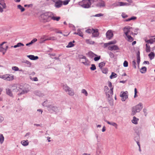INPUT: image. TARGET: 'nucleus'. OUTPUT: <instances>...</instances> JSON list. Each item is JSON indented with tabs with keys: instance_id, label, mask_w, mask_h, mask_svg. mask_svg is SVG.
<instances>
[{
	"instance_id": "obj_1",
	"label": "nucleus",
	"mask_w": 155,
	"mask_h": 155,
	"mask_svg": "<svg viewBox=\"0 0 155 155\" xmlns=\"http://www.w3.org/2000/svg\"><path fill=\"white\" fill-rule=\"evenodd\" d=\"M54 14L51 12H48L43 13L40 15V18L42 22H45L50 21L51 17Z\"/></svg>"
},
{
	"instance_id": "obj_2",
	"label": "nucleus",
	"mask_w": 155,
	"mask_h": 155,
	"mask_svg": "<svg viewBox=\"0 0 155 155\" xmlns=\"http://www.w3.org/2000/svg\"><path fill=\"white\" fill-rule=\"evenodd\" d=\"M78 5L83 8H88L91 7V3L90 0H83L79 2Z\"/></svg>"
},
{
	"instance_id": "obj_3",
	"label": "nucleus",
	"mask_w": 155,
	"mask_h": 155,
	"mask_svg": "<svg viewBox=\"0 0 155 155\" xmlns=\"http://www.w3.org/2000/svg\"><path fill=\"white\" fill-rule=\"evenodd\" d=\"M142 105V103H140L137 105L133 107L132 109V115H134L137 112H139L143 108Z\"/></svg>"
},
{
	"instance_id": "obj_4",
	"label": "nucleus",
	"mask_w": 155,
	"mask_h": 155,
	"mask_svg": "<svg viewBox=\"0 0 155 155\" xmlns=\"http://www.w3.org/2000/svg\"><path fill=\"white\" fill-rule=\"evenodd\" d=\"M63 88L69 95L72 96L74 95V91L67 84H63Z\"/></svg>"
},
{
	"instance_id": "obj_5",
	"label": "nucleus",
	"mask_w": 155,
	"mask_h": 155,
	"mask_svg": "<svg viewBox=\"0 0 155 155\" xmlns=\"http://www.w3.org/2000/svg\"><path fill=\"white\" fill-rule=\"evenodd\" d=\"M47 107H48V110L50 113H53L54 112L57 113L59 111L58 108L56 106L49 105Z\"/></svg>"
},
{
	"instance_id": "obj_6",
	"label": "nucleus",
	"mask_w": 155,
	"mask_h": 155,
	"mask_svg": "<svg viewBox=\"0 0 155 155\" xmlns=\"http://www.w3.org/2000/svg\"><path fill=\"white\" fill-rule=\"evenodd\" d=\"M128 92L127 91L125 92L121 91L120 94V96L122 97L121 100L122 101H125L128 98Z\"/></svg>"
},
{
	"instance_id": "obj_7",
	"label": "nucleus",
	"mask_w": 155,
	"mask_h": 155,
	"mask_svg": "<svg viewBox=\"0 0 155 155\" xmlns=\"http://www.w3.org/2000/svg\"><path fill=\"white\" fill-rule=\"evenodd\" d=\"M106 38L108 40H110L113 36V34L112 31L109 30H108L106 34Z\"/></svg>"
},
{
	"instance_id": "obj_8",
	"label": "nucleus",
	"mask_w": 155,
	"mask_h": 155,
	"mask_svg": "<svg viewBox=\"0 0 155 155\" xmlns=\"http://www.w3.org/2000/svg\"><path fill=\"white\" fill-rule=\"evenodd\" d=\"M132 28L129 26H126L123 28V31L126 36L129 35V33L130 32V30Z\"/></svg>"
},
{
	"instance_id": "obj_9",
	"label": "nucleus",
	"mask_w": 155,
	"mask_h": 155,
	"mask_svg": "<svg viewBox=\"0 0 155 155\" xmlns=\"http://www.w3.org/2000/svg\"><path fill=\"white\" fill-rule=\"evenodd\" d=\"M108 48L109 50L111 51L113 50L116 51L117 50H119L120 49V48L118 46L115 45L112 46H110L108 47Z\"/></svg>"
},
{
	"instance_id": "obj_10",
	"label": "nucleus",
	"mask_w": 155,
	"mask_h": 155,
	"mask_svg": "<svg viewBox=\"0 0 155 155\" xmlns=\"http://www.w3.org/2000/svg\"><path fill=\"white\" fill-rule=\"evenodd\" d=\"M63 4V2L61 0L58 1L55 3V6L56 8H58L61 7Z\"/></svg>"
},
{
	"instance_id": "obj_11",
	"label": "nucleus",
	"mask_w": 155,
	"mask_h": 155,
	"mask_svg": "<svg viewBox=\"0 0 155 155\" xmlns=\"http://www.w3.org/2000/svg\"><path fill=\"white\" fill-rule=\"evenodd\" d=\"M47 36L46 35H43L41 36L40 39V43H44L45 41L48 40Z\"/></svg>"
},
{
	"instance_id": "obj_12",
	"label": "nucleus",
	"mask_w": 155,
	"mask_h": 155,
	"mask_svg": "<svg viewBox=\"0 0 155 155\" xmlns=\"http://www.w3.org/2000/svg\"><path fill=\"white\" fill-rule=\"evenodd\" d=\"M79 58L80 59H84V62H82V63L84 64V65H86L87 62L88 61L87 59L86 58V57L81 54H80L78 56Z\"/></svg>"
},
{
	"instance_id": "obj_13",
	"label": "nucleus",
	"mask_w": 155,
	"mask_h": 155,
	"mask_svg": "<svg viewBox=\"0 0 155 155\" xmlns=\"http://www.w3.org/2000/svg\"><path fill=\"white\" fill-rule=\"evenodd\" d=\"M93 31L92 32V36L93 37H97L99 36V33L97 29L93 30Z\"/></svg>"
},
{
	"instance_id": "obj_14",
	"label": "nucleus",
	"mask_w": 155,
	"mask_h": 155,
	"mask_svg": "<svg viewBox=\"0 0 155 155\" xmlns=\"http://www.w3.org/2000/svg\"><path fill=\"white\" fill-rule=\"evenodd\" d=\"M86 55L91 58H92L94 57V55L96 56H97V54H94L91 51H89V52L86 54Z\"/></svg>"
},
{
	"instance_id": "obj_15",
	"label": "nucleus",
	"mask_w": 155,
	"mask_h": 155,
	"mask_svg": "<svg viewBox=\"0 0 155 155\" xmlns=\"http://www.w3.org/2000/svg\"><path fill=\"white\" fill-rule=\"evenodd\" d=\"M104 120L105 122H107L108 124L112 125L115 127L116 128H117V124L114 122H110L107 120L106 119H104Z\"/></svg>"
},
{
	"instance_id": "obj_16",
	"label": "nucleus",
	"mask_w": 155,
	"mask_h": 155,
	"mask_svg": "<svg viewBox=\"0 0 155 155\" xmlns=\"http://www.w3.org/2000/svg\"><path fill=\"white\" fill-rule=\"evenodd\" d=\"M6 94L11 97H13V94L11 89L8 88L6 89Z\"/></svg>"
},
{
	"instance_id": "obj_17",
	"label": "nucleus",
	"mask_w": 155,
	"mask_h": 155,
	"mask_svg": "<svg viewBox=\"0 0 155 155\" xmlns=\"http://www.w3.org/2000/svg\"><path fill=\"white\" fill-rule=\"evenodd\" d=\"M27 57L31 60H35L38 58V56H35L34 55H27Z\"/></svg>"
},
{
	"instance_id": "obj_18",
	"label": "nucleus",
	"mask_w": 155,
	"mask_h": 155,
	"mask_svg": "<svg viewBox=\"0 0 155 155\" xmlns=\"http://www.w3.org/2000/svg\"><path fill=\"white\" fill-rule=\"evenodd\" d=\"M22 63L25 64V65L28 67H30L31 65V63L30 61L27 60L22 61Z\"/></svg>"
},
{
	"instance_id": "obj_19",
	"label": "nucleus",
	"mask_w": 155,
	"mask_h": 155,
	"mask_svg": "<svg viewBox=\"0 0 155 155\" xmlns=\"http://www.w3.org/2000/svg\"><path fill=\"white\" fill-rule=\"evenodd\" d=\"M24 46V45L21 43V42H19L16 45H15L14 46H12L11 47V48H16L17 47H20L21 46Z\"/></svg>"
},
{
	"instance_id": "obj_20",
	"label": "nucleus",
	"mask_w": 155,
	"mask_h": 155,
	"mask_svg": "<svg viewBox=\"0 0 155 155\" xmlns=\"http://www.w3.org/2000/svg\"><path fill=\"white\" fill-rule=\"evenodd\" d=\"M96 6L97 7L101 8V7H104L105 6V4L104 2H99L96 5Z\"/></svg>"
},
{
	"instance_id": "obj_21",
	"label": "nucleus",
	"mask_w": 155,
	"mask_h": 155,
	"mask_svg": "<svg viewBox=\"0 0 155 155\" xmlns=\"http://www.w3.org/2000/svg\"><path fill=\"white\" fill-rule=\"evenodd\" d=\"M139 119L136 118L134 116L133 117V119L132 120V122L133 123L135 124H138V121Z\"/></svg>"
},
{
	"instance_id": "obj_22",
	"label": "nucleus",
	"mask_w": 155,
	"mask_h": 155,
	"mask_svg": "<svg viewBox=\"0 0 155 155\" xmlns=\"http://www.w3.org/2000/svg\"><path fill=\"white\" fill-rule=\"evenodd\" d=\"M127 3L122 2H119L118 3H115L116 6H123L127 5Z\"/></svg>"
},
{
	"instance_id": "obj_23",
	"label": "nucleus",
	"mask_w": 155,
	"mask_h": 155,
	"mask_svg": "<svg viewBox=\"0 0 155 155\" xmlns=\"http://www.w3.org/2000/svg\"><path fill=\"white\" fill-rule=\"evenodd\" d=\"M34 94L39 97H42L44 96L43 94L41 93V92L38 91H36L34 92Z\"/></svg>"
},
{
	"instance_id": "obj_24",
	"label": "nucleus",
	"mask_w": 155,
	"mask_h": 155,
	"mask_svg": "<svg viewBox=\"0 0 155 155\" xmlns=\"http://www.w3.org/2000/svg\"><path fill=\"white\" fill-rule=\"evenodd\" d=\"M60 17H55L54 16V14L51 17V19L53 20H56V21H58L60 19Z\"/></svg>"
},
{
	"instance_id": "obj_25",
	"label": "nucleus",
	"mask_w": 155,
	"mask_h": 155,
	"mask_svg": "<svg viewBox=\"0 0 155 155\" xmlns=\"http://www.w3.org/2000/svg\"><path fill=\"white\" fill-rule=\"evenodd\" d=\"M147 68L145 67L141 68L140 69V72L142 74L145 73L147 71Z\"/></svg>"
},
{
	"instance_id": "obj_26",
	"label": "nucleus",
	"mask_w": 155,
	"mask_h": 155,
	"mask_svg": "<svg viewBox=\"0 0 155 155\" xmlns=\"http://www.w3.org/2000/svg\"><path fill=\"white\" fill-rule=\"evenodd\" d=\"M21 144L24 146H26L29 143L28 140H22L21 142Z\"/></svg>"
},
{
	"instance_id": "obj_27",
	"label": "nucleus",
	"mask_w": 155,
	"mask_h": 155,
	"mask_svg": "<svg viewBox=\"0 0 155 155\" xmlns=\"http://www.w3.org/2000/svg\"><path fill=\"white\" fill-rule=\"evenodd\" d=\"M0 5L2 6L4 8H6V5L5 3L4 0H1L0 1Z\"/></svg>"
},
{
	"instance_id": "obj_28",
	"label": "nucleus",
	"mask_w": 155,
	"mask_h": 155,
	"mask_svg": "<svg viewBox=\"0 0 155 155\" xmlns=\"http://www.w3.org/2000/svg\"><path fill=\"white\" fill-rule=\"evenodd\" d=\"M148 56L150 59L151 60L154 58L155 57V54L153 52H151L148 54Z\"/></svg>"
},
{
	"instance_id": "obj_29",
	"label": "nucleus",
	"mask_w": 155,
	"mask_h": 155,
	"mask_svg": "<svg viewBox=\"0 0 155 155\" xmlns=\"http://www.w3.org/2000/svg\"><path fill=\"white\" fill-rule=\"evenodd\" d=\"M139 136H137L135 137L134 140L136 141L137 145L139 147L140 146V144L139 142Z\"/></svg>"
},
{
	"instance_id": "obj_30",
	"label": "nucleus",
	"mask_w": 155,
	"mask_h": 155,
	"mask_svg": "<svg viewBox=\"0 0 155 155\" xmlns=\"http://www.w3.org/2000/svg\"><path fill=\"white\" fill-rule=\"evenodd\" d=\"M137 19V17L135 16H132L130 18H129L127 19H126L124 21H129L131 20H135Z\"/></svg>"
},
{
	"instance_id": "obj_31",
	"label": "nucleus",
	"mask_w": 155,
	"mask_h": 155,
	"mask_svg": "<svg viewBox=\"0 0 155 155\" xmlns=\"http://www.w3.org/2000/svg\"><path fill=\"white\" fill-rule=\"evenodd\" d=\"M86 42L87 44L90 45H93L94 43V41H93L90 39L86 40Z\"/></svg>"
},
{
	"instance_id": "obj_32",
	"label": "nucleus",
	"mask_w": 155,
	"mask_h": 155,
	"mask_svg": "<svg viewBox=\"0 0 155 155\" xmlns=\"http://www.w3.org/2000/svg\"><path fill=\"white\" fill-rule=\"evenodd\" d=\"M8 78H7V80L8 81H12L14 79V76L13 75L11 74H8Z\"/></svg>"
},
{
	"instance_id": "obj_33",
	"label": "nucleus",
	"mask_w": 155,
	"mask_h": 155,
	"mask_svg": "<svg viewBox=\"0 0 155 155\" xmlns=\"http://www.w3.org/2000/svg\"><path fill=\"white\" fill-rule=\"evenodd\" d=\"M6 42H3L2 44L0 45V52L4 51L5 49L4 48L2 47V45Z\"/></svg>"
},
{
	"instance_id": "obj_34",
	"label": "nucleus",
	"mask_w": 155,
	"mask_h": 155,
	"mask_svg": "<svg viewBox=\"0 0 155 155\" xmlns=\"http://www.w3.org/2000/svg\"><path fill=\"white\" fill-rule=\"evenodd\" d=\"M17 7L21 10V12H23L25 10V8L20 5H18Z\"/></svg>"
},
{
	"instance_id": "obj_35",
	"label": "nucleus",
	"mask_w": 155,
	"mask_h": 155,
	"mask_svg": "<svg viewBox=\"0 0 155 155\" xmlns=\"http://www.w3.org/2000/svg\"><path fill=\"white\" fill-rule=\"evenodd\" d=\"M146 51L147 52H149L150 51V45H148L147 44H146Z\"/></svg>"
},
{
	"instance_id": "obj_36",
	"label": "nucleus",
	"mask_w": 155,
	"mask_h": 155,
	"mask_svg": "<svg viewBox=\"0 0 155 155\" xmlns=\"http://www.w3.org/2000/svg\"><path fill=\"white\" fill-rule=\"evenodd\" d=\"M117 74L114 72H112L111 75L110 77V79H112L113 78H115L117 77Z\"/></svg>"
},
{
	"instance_id": "obj_37",
	"label": "nucleus",
	"mask_w": 155,
	"mask_h": 155,
	"mask_svg": "<svg viewBox=\"0 0 155 155\" xmlns=\"http://www.w3.org/2000/svg\"><path fill=\"white\" fill-rule=\"evenodd\" d=\"M128 38V41H129L132 42L134 40V39L133 37H132L130 35H126Z\"/></svg>"
},
{
	"instance_id": "obj_38",
	"label": "nucleus",
	"mask_w": 155,
	"mask_h": 155,
	"mask_svg": "<svg viewBox=\"0 0 155 155\" xmlns=\"http://www.w3.org/2000/svg\"><path fill=\"white\" fill-rule=\"evenodd\" d=\"M77 34L78 35H79V36L83 37V35L82 34V33L81 32L80 29H78L77 30Z\"/></svg>"
},
{
	"instance_id": "obj_39",
	"label": "nucleus",
	"mask_w": 155,
	"mask_h": 155,
	"mask_svg": "<svg viewBox=\"0 0 155 155\" xmlns=\"http://www.w3.org/2000/svg\"><path fill=\"white\" fill-rule=\"evenodd\" d=\"M74 45V44L72 43V42H70L68 45L66 46L67 48H71Z\"/></svg>"
},
{
	"instance_id": "obj_40",
	"label": "nucleus",
	"mask_w": 155,
	"mask_h": 155,
	"mask_svg": "<svg viewBox=\"0 0 155 155\" xmlns=\"http://www.w3.org/2000/svg\"><path fill=\"white\" fill-rule=\"evenodd\" d=\"M146 42L147 43H149L150 44H152L154 42V40H153V39L150 38L149 40L146 41Z\"/></svg>"
},
{
	"instance_id": "obj_41",
	"label": "nucleus",
	"mask_w": 155,
	"mask_h": 155,
	"mask_svg": "<svg viewBox=\"0 0 155 155\" xmlns=\"http://www.w3.org/2000/svg\"><path fill=\"white\" fill-rule=\"evenodd\" d=\"M4 140V137L2 134H1L0 136V143H2Z\"/></svg>"
},
{
	"instance_id": "obj_42",
	"label": "nucleus",
	"mask_w": 155,
	"mask_h": 155,
	"mask_svg": "<svg viewBox=\"0 0 155 155\" xmlns=\"http://www.w3.org/2000/svg\"><path fill=\"white\" fill-rule=\"evenodd\" d=\"M108 93H109L110 94H109L108 93H106V96L107 97H110V96H112V95L113 94V92H112L110 91H109Z\"/></svg>"
},
{
	"instance_id": "obj_43",
	"label": "nucleus",
	"mask_w": 155,
	"mask_h": 155,
	"mask_svg": "<svg viewBox=\"0 0 155 155\" xmlns=\"http://www.w3.org/2000/svg\"><path fill=\"white\" fill-rule=\"evenodd\" d=\"M105 63L104 62H101L99 64V67L100 68H101L105 66Z\"/></svg>"
},
{
	"instance_id": "obj_44",
	"label": "nucleus",
	"mask_w": 155,
	"mask_h": 155,
	"mask_svg": "<svg viewBox=\"0 0 155 155\" xmlns=\"http://www.w3.org/2000/svg\"><path fill=\"white\" fill-rule=\"evenodd\" d=\"M90 69L92 71H94L96 69V67L94 64H92L91 67L90 68Z\"/></svg>"
},
{
	"instance_id": "obj_45",
	"label": "nucleus",
	"mask_w": 155,
	"mask_h": 155,
	"mask_svg": "<svg viewBox=\"0 0 155 155\" xmlns=\"http://www.w3.org/2000/svg\"><path fill=\"white\" fill-rule=\"evenodd\" d=\"M108 71V69L106 68H103L102 70V72L105 74L107 73Z\"/></svg>"
},
{
	"instance_id": "obj_46",
	"label": "nucleus",
	"mask_w": 155,
	"mask_h": 155,
	"mask_svg": "<svg viewBox=\"0 0 155 155\" xmlns=\"http://www.w3.org/2000/svg\"><path fill=\"white\" fill-rule=\"evenodd\" d=\"M81 92L84 94L86 96H87L88 95V93L87 91L84 89H83L81 90Z\"/></svg>"
},
{
	"instance_id": "obj_47",
	"label": "nucleus",
	"mask_w": 155,
	"mask_h": 155,
	"mask_svg": "<svg viewBox=\"0 0 155 155\" xmlns=\"http://www.w3.org/2000/svg\"><path fill=\"white\" fill-rule=\"evenodd\" d=\"M94 29H88L85 31V32L88 33H92Z\"/></svg>"
},
{
	"instance_id": "obj_48",
	"label": "nucleus",
	"mask_w": 155,
	"mask_h": 155,
	"mask_svg": "<svg viewBox=\"0 0 155 155\" xmlns=\"http://www.w3.org/2000/svg\"><path fill=\"white\" fill-rule=\"evenodd\" d=\"M109 45H114L117 43V41H109L108 42Z\"/></svg>"
},
{
	"instance_id": "obj_49",
	"label": "nucleus",
	"mask_w": 155,
	"mask_h": 155,
	"mask_svg": "<svg viewBox=\"0 0 155 155\" xmlns=\"http://www.w3.org/2000/svg\"><path fill=\"white\" fill-rule=\"evenodd\" d=\"M1 78L4 80H7V78H8V76L7 75V74L6 75L2 76H1Z\"/></svg>"
},
{
	"instance_id": "obj_50",
	"label": "nucleus",
	"mask_w": 155,
	"mask_h": 155,
	"mask_svg": "<svg viewBox=\"0 0 155 155\" xmlns=\"http://www.w3.org/2000/svg\"><path fill=\"white\" fill-rule=\"evenodd\" d=\"M27 91H25L23 90H22L19 93H18V96H20L21 95H22V94H24L25 93H27Z\"/></svg>"
},
{
	"instance_id": "obj_51",
	"label": "nucleus",
	"mask_w": 155,
	"mask_h": 155,
	"mask_svg": "<svg viewBox=\"0 0 155 155\" xmlns=\"http://www.w3.org/2000/svg\"><path fill=\"white\" fill-rule=\"evenodd\" d=\"M12 69L13 70L15 71H19L18 68L16 66H14L12 67Z\"/></svg>"
},
{
	"instance_id": "obj_52",
	"label": "nucleus",
	"mask_w": 155,
	"mask_h": 155,
	"mask_svg": "<svg viewBox=\"0 0 155 155\" xmlns=\"http://www.w3.org/2000/svg\"><path fill=\"white\" fill-rule=\"evenodd\" d=\"M121 16L123 18H125L128 17V15L126 14L125 13L123 12L122 13Z\"/></svg>"
},
{
	"instance_id": "obj_53",
	"label": "nucleus",
	"mask_w": 155,
	"mask_h": 155,
	"mask_svg": "<svg viewBox=\"0 0 155 155\" xmlns=\"http://www.w3.org/2000/svg\"><path fill=\"white\" fill-rule=\"evenodd\" d=\"M123 65L124 67H127L128 66V62L126 61H125Z\"/></svg>"
},
{
	"instance_id": "obj_54",
	"label": "nucleus",
	"mask_w": 155,
	"mask_h": 155,
	"mask_svg": "<svg viewBox=\"0 0 155 155\" xmlns=\"http://www.w3.org/2000/svg\"><path fill=\"white\" fill-rule=\"evenodd\" d=\"M101 58L100 56H97V57H95L94 58V60L95 61H98Z\"/></svg>"
},
{
	"instance_id": "obj_55",
	"label": "nucleus",
	"mask_w": 155,
	"mask_h": 155,
	"mask_svg": "<svg viewBox=\"0 0 155 155\" xmlns=\"http://www.w3.org/2000/svg\"><path fill=\"white\" fill-rule=\"evenodd\" d=\"M103 15H104L102 14L99 13V14H96L95 15H94V16L97 17H99L103 16Z\"/></svg>"
},
{
	"instance_id": "obj_56",
	"label": "nucleus",
	"mask_w": 155,
	"mask_h": 155,
	"mask_svg": "<svg viewBox=\"0 0 155 155\" xmlns=\"http://www.w3.org/2000/svg\"><path fill=\"white\" fill-rule=\"evenodd\" d=\"M56 38L54 37H50L48 38V40H55Z\"/></svg>"
},
{
	"instance_id": "obj_57",
	"label": "nucleus",
	"mask_w": 155,
	"mask_h": 155,
	"mask_svg": "<svg viewBox=\"0 0 155 155\" xmlns=\"http://www.w3.org/2000/svg\"><path fill=\"white\" fill-rule=\"evenodd\" d=\"M70 1V0H66L63 2V4L64 5H67L69 2Z\"/></svg>"
},
{
	"instance_id": "obj_58",
	"label": "nucleus",
	"mask_w": 155,
	"mask_h": 155,
	"mask_svg": "<svg viewBox=\"0 0 155 155\" xmlns=\"http://www.w3.org/2000/svg\"><path fill=\"white\" fill-rule=\"evenodd\" d=\"M109 55L111 58H113L114 56V54L112 52H110L109 53Z\"/></svg>"
},
{
	"instance_id": "obj_59",
	"label": "nucleus",
	"mask_w": 155,
	"mask_h": 155,
	"mask_svg": "<svg viewBox=\"0 0 155 155\" xmlns=\"http://www.w3.org/2000/svg\"><path fill=\"white\" fill-rule=\"evenodd\" d=\"M25 7H32L33 6V5L32 4H30L29 5H24Z\"/></svg>"
},
{
	"instance_id": "obj_60",
	"label": "nucleus",
	"mask_w": 155,
	"mask_h": 155,
	"mask_svg": "<svg viewBox=\"0 0 155 155\" xmlns=\"http://www.w3.org/2000/svg\"><path fill=\"white\" fill-rule=\"evenodd\" d=\"M136 63L135 61V60L133 61H132V64H133V66L134 67V68H136Z\"/></svg>"
},
{
	"instance_id": "obj_61",
	"label": "nucleus",
	"mask_w": 155,
	"mask_h": 155,
	"mask_svg": "<svg viewBox=\"0 0 155 155\" xmlns=\"http://www.w3.org/2000/svg\"><path fill=\"white\" fill-rule=\"evenodd\" d=\"M137 89L136 88H135L134 89V98H135L137 97Z\"/></svg>"
},
{
	"instance_id": "obj_62",
	"label": "nucleus",
	"mask_w": 155,
	"mask_h": 155,
	"mask_svg": "<svg viewBox=\"0 0 155 155\" xmlns=\"http://www.w3.org/2000/svg\"><path fill=\"white\" fill-rule=\"evenodd\" d=\"M109 88L107 86H105L104 87V91L105 92L106 94L107 93V91L108 90Z\"/></svg>"
},
{
	"instance_id": "obj_63",
	"label": "nucleus",
	"mask_w": 155,
	"mask_h": 155,
	"mask_svg": "<svg viewBox=\"0 0 155 155\" xmlns=\"http://www.w3.org/2000/svg\"><path fill=\"white\" fill-rule=\"evenodd\" d=\"M137 62L139 65L140 61V57H137Z\"/></svg>"
},
{
	"instance_id": "obj_64",
	"label": "nucleus",
	"mask_w": 155,
	"mask_h": 155,
	"mask_svg": "<svg viewBox=\"0 0 155 155\" xmlns=\"http://www.w3.org/2000/svg\"><path fill=\"white\" fill-rule=\"evenodd\" d=\"M109 45L108 43H104V45L103 46V47L104 48L107 47Z\"/></svg>"
}]
</instances>
